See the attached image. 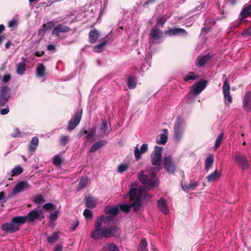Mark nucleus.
I'll return each instance as SVG.
<instances>
[{
  "instance_id": "c03bdc74",
  "label": "nucleus",
  "mask_w": 251,
  "mask_h": 251,
  "mask_svg": "<svg viewBox=\"0 0 251 251\" xmlns=\"http://www.w3.org/2000/svg\"><path fill=\"white\" fill-rule=\"evenodd\" d=\"M224 133L223 132H221L216 140L215 144V150L217 149L221 145L223 139Z\"/></svg>"
},
{
  "instance_id": "9d476101",
  "label": "nucleus",
  "mask_w": 251,
  "mask_h": 251,
  "mask_svg": "<svg viewBox=\"0 0 251 251\" xmlns=\"http://www.w3.org/2000/svg\"><path fill=\"white\" fill-rule=\"evenodd\" d=\"M71 30V28L63 24L58 25L52 30V35L55 36H59L60 33L68 32Z\"/></svg>"
},
{
  "instance_id": "4c0bfd02",
  "label": "nucleus",
  "mask_w": 251,
  "mask_h": 251,
  "mask_svg": "<svg viewBox=\"0 0 251 251\" xmlns=\"http://www.w3.org/2000/svg\"><path fill=\"white\" fill-rule=\"evenodd\" d=\"M136 80L134 76H129L127 78V86L129 89H132L136 86Z\"/></svg>"
},
{
  "instance_id": "aec40b11",
  "label": "nucleus",
  "mask_w": 251,
  "mask_h": 251,
  "mask_svg": "<svg viewBox=\"0 0 251 251\" xmlns=\"http://www.w3.org/2000/svg\"><path fill=\"white\" fill-rule=\"evenodd\" d=\"M251 15V4L249 5H246L242 10L240 13V21L249 17Z\"/></svg>"
},
{
  "instance_id": "5fc2aeb1",
  "label": "nucleus",
  "mask_w": 251,
  "mask_h": 251,
  "mask_svg": "<svg viewBox=\"0 0 251 251\" xmlns=\"http://www.w3.org/2000/svg\"><path fill=\"white\" fill-rule=\"evenodd\" d=\"M100 129L103 133H106L108 130V126L106 121L102 120Z\"/></svg>"
},
{
  "instance_id": "c85d7f7f",
  "label": "nucleus",
  "mask_w": 251,
  "mask_h": 251,
  "mask_svg": "<svg viewBox=\"0 0 251 251\" xmlns=\"http://www.w3.org/2000/svg\"><path fill=\"white\" fill-rule=\"evenodd\" d=\"M12 223L19 227L20 225L23 224L26 221L25 216H16L12 218Z\"/></svg>"
},
{
  "instance_id": "69168bd1",
  "label": "nucleus",
  "mask_w": 251,
  "mask_h": 251,
  "mask_svg": "<svg viewBox=\"0 0 251 251\" xmlns=\"http://www.w3.org/2000/svg\"><path fill=\"white\" fill-rule=\"evenodd\" d=\"M9 112V109L8 107L7 106L6 108L2 109L0 111V113L1 115H5L7 114Z\"/></svg>"
},
{
  "instance_id": "4be33fe9",
  "label": "nucleus",
  "mask_w": 251,
  "mask_h": 251,
  "mask_svg": "<svg viewBox=\"0 0 251 251\" xmlns=\"http://www.w3.org/2000/svg\"><path fill=\"white\" fill-rule=\"evenodd\" d=\"M100 35V32L97 29L91 30L89 33V42L90 43H95Z\"/></svg>"
},
{
  "instance_id": "2eb2a0df",
  "label": "nucleus",
  "mask_w": 251,
  "mask_h": 251,
  "mask_svg": "<svg viewBox=\"0 0 251 251\" xmlns=\"http://www.w3.org/2000/svg\"><path fill=\"white\" fill-rule=\"evenodd\" d=\"M148 150V145L143 144L140 148V150L137 147H136L134 150V153L136 160H139L141 158L142 154L146 152Z\"/></svg>"
},
{
  "instance_id": "09e8293b",
  "label": "nucleus",
  "mask_w": 251,
  "mask_h": 251,
  "mask_svg": "<svg viewBox=\"0 0 251 251\" xmlns=\"http://www.w3.org/2000/svg\"><path fill=\"white\" fill-rule=\"evenodd\" d=\"M95 135L96 128L95 127H93L91 129L89 133L87 135L86 138L87 141H90L95 137Z\"/></svg>"
},
{
  "instance_id": "3c124183",
  "label": "nucleus",
  "mask_w": 251,
  "mask_h": 251,
  "mask_svg": "<svg viewBox=\"0 0 251 251\" xmlns=\"http://www.w3.org/2000/svg\"><path fill=\"white\" fill-rule=\"evenodd\" d=\"M69 136L62 135L60 137V143L62 146H65L69 143Z\"/></svg>"
},
{
  "instance_id": "f257e3e1",
  "label": "nucleus",
  "mask_w": 251,
  "mask_h": 251,
  "mask_svg": "<svg viewBox=\"0 0 251 251\" xmlns=\"http://www.w3.org/2000/svg\"><path fill=\"white\" fill-rule=\"evenodd\" d=\"M162 164L166 172L169 174H174L176 171V166L173 157L168 155L163 158Z\"/></svg>"
},
{
  "instance_id": "49530a36",
  "label": "nucleus",
  "mask_w": 251,
  "mask_h": 251,
  "mask_svg": "<svg viewBox=\"0 0 251 251\" xmlns=\"http://www.w3.org/2000/svg\"><path fill=\"white\" fill-rule=\"evenodd\" d=\"M33 201L36 204H40L45 202V200L41 194L34 196Z\"/></svg>"
},
{
  "instance_id": "7c9ffc66",
  "label": "nucleus",
  "mask_w": 251,
  "mask_h": 251,
  "mask_svg": "<svg viewBox=\"0 0 251 251\" xmlns=\"http://www.w3.org/2000/svg\"><path fill=\"white\" fill-rule=\"evenodd\" d=\"M214 162V157L212 154H210L205 161V169L208 171L212 166Z\"/></svg>"
},
{
  "instance_id": "412c9836",
  "label": "nucleus",
  "mask_w": 251,
  "mask_h": 251,
  "mask_svg": "<svg viewBox=\"0 0 251 251\" xmlns=\"http://www.w3.org/2000/svg\"><path fill=\"white\" fill-rule=\"evenodd\" d=\"M107 143L105 140H100L93 144L90 149V152L93 153L96 152L97 150L105 146Z\"/></svg>"
},
{
  "instance_id": "39448f33",
  "label": "nucleus",
  "mask_w": 251,
  "mask_h": 251,
  "mask_svg": "<svg viewBox=\"0 0 251 251\" xmlns=\"http://www.w3.org/2000/svg\"><path fill=\"white\" fill-rule=\"evenodd\" d=\"M91 237L94 240L102 238H108L107 230L106 227H102L96 230H93L91 233Z\"/></svg>"
},
{
  "instance_id": "79ce46f5",
  "label": "nucleus",
  "mask_w": 251,
  "mask_h": 251,
  "mask_svg": "<svg viewBox=\"0 0 251 251\" xmlns=\"http://www.w3.org/2000/svg\"><path fill=\"white\" fill-rule=\"evenodd\" d=\"M159 136V138H157L156 140V143L158 144L165 145L168 140L167 135L165 134L161 133L160 134Z\"/></svg>"
},
{
  "instance_id": "a878e982",
  "label": "nucleus",
  "mask_w": 251,
  "mask_h": 251,
  "mask_svg": "<svg viewBox=\"0 0 251 251\" xmlns=\"http://www.w3.org/2000/svg\"><path fill=\"white\" fill-rule=\"evenodd\" d=\"M39 144V139L37 137H33L28 146V150L30 152H34Z\"/></svg>"
},
{
  "instance_id": "6e6552de",
  "label": "nucleus",
  "mask_w": 251,
  "mask_h": 251,
  "mask_svg": "<svg viewBox=\"0 0 251 251\" xmlns=\"http://www.w3.org/2000/svg\"><path fill=\"white\" fill-rule=\"evenodd\" d=\"M182 118L180 117L177 118V121L175 125V135L176 140L179 141L182 135V129L181 127Z\"/></svg>"
},
{
  "instance_id": "6ab92c4d",
  "label": "nucleus",
  "mask_w": 251,
  "mask_h": 251,
  "mask_svg": "<svg viewBox=\"0 0 251 251\" xmlns=\"http://www.w3.org/2000/svg\"><path fill=\"white\" fill-rule=\"evenodd\" d=\"M150 36L153 40H160L163 37V32L158 28L153 27L151 29Z\"/></svg>"
},
{
  "instance_id": "c756f323",
  "label": "nucleus",
  "mask_w": 251,
  "mask_h": 251,
  "mask_svg": "<svg viewBox=\"0 0 251 251\" xmlns=\"http://www.w3.org/2000/svg\"><path fill=\"white\" fill-rule=\"evenodd\" d=\"M10 89L7 86L2 88L0 91V98L9 100L10 97Z\"/></svg>"
},
{
  "instance_id": "9b49d317",
  "label": "nucleus",
  "mask_w": 251,
  "mask_h": 251,
  "mask_svg": "<svg viewBox=\"0 0 251 251\" xmlns=\"http://www.w3.org/2000/svg\"><path fill=\"white\" fill-rule=\"evenodd\" d=\"M107 228L108 238L114 237L116 238L120 237L121 235L120 228L117 226L112 225Z\"/></svg>"
},
{
  "instance_id": "58836bf2",
  "label": "nucleus",
  "mask_w": 251,
  "mask_h": 251,
  "mask_svg": "<svg viewBox=\"0 0 251 251\" xmlns=\"http://www.w3.org/2000/svg\"><path fill=\"white\" fill-rule=\"evenodd\" d=\"M59 239V233L53 232L51 236L47 237V242L50 244H52L56 242Z\"/></svg>"
},
{
  "instance_id": "b1692460",
  "label": "nucleus",
  "mask_w": 251,
  "mask_h": 251,
  "mask_svg": "<svg viewBox=\"0 0 251 251\" xmlns=\"http://www.w3.org/2000/svg\"><path fill=\"white\" fill-rule=\"evenodd\" d=\"M137 186V183L136 182H133L131 184V188L128 193L129 196V201H133L136 195L137 189L136 187Z\"/></svg>"
},
{
  "instance_id": "0e129e2a",
  "label": "nucleus",
  "mask_w": 251,
  "mask_h": 251,
  "mask_svg": "<svg viewBox=\"0 0 251 251\" xmlns=\"http://www.w3.org/2000/svg\"><path fill=\"white\" fill-rule=\"evenodd\" d=\"M79 222L77 219H75L74 222V223L72 226V230L74 231L75 230L76 227L79 225Z\"/></svg>"
},
{
  "instance_id": "0eeeda50",
  "label": "nucleus",
  "mask_w": 251,
  "mask_h": 251,
  "mask_svg": "<svg viewBox=\"0 0 251 251\" xmlns=\"http://www.w3.org/2000/svg\"><path fill=\"white\" fill-rule=\"evenodd\" d=\"M25 217L26 221L29 223H32L36 219L42 220L44 218V215L42 214L41 215L38 211L36 209H34L30 211Z\"/></svg>"
},
{
  "instance_id": "37998d69",
  "label": "nucleus",
  "mask_w": 251,
  "mask_h": 251,
  "mask_svg": "<svg viewBox=\"0 0 251 251\" xmlns=\"http://www.w3.org/2000/svg\"><path fill=\"white\" fill-rule=\"evenodd\" d=\"M108 40H106L103 41L102 43L96 45L94 50L96 52H100L102 51V49L107 44Z\"/></svg>"
},
{
  "instance_id": "f8f14e48",
  "label": "nucleus",
  "mask_w": 251,
  "mask_h": 251,
  "mask_svg": "<svg viewBox=\"0 0 251 251\" xmlns=\"http://www.w3.org/2000/svg\"><path fill=\"white\" fill-rule=\"evenodd\" d=\"M164 33L170 36L180 34L186 35L187 34L186 31L182 28H170L169 29L165 31Z\"/></svg>"
},
{
  "instance_id": "774afa93",
  "label": "nucleus",
  "mask_w": 251,
  "mask_h": 251,
  "mask_svg": "<svg viewBox=\"0 0 251 251\" xmlns=\"http://www.w3.org/2000/svg\"><path fill=\"white\" fill-rule=\"evenodd\" d=\"M20 134H21V132L19 131V129L15 128L14 129V133L13 134L12 136L14 137H18L20 135Z\"/></svg>"
},
{
  "instance_id": "6e6d98bb",
  "label": "nucleus",
  "mask_w": 251,
  "mask_h": 251,
  "mask_svg": "<svg viewBox=\"0 0 251 251\" xmlns=\"http://www.w3.org/2000/svg\"><path fill=\"white\" fill-rule=\"evenodd\" d=\"M83 215L86 219H89L92 217L93 213L92 211L89 209H85L83 212Z\"/></svg>"
},
{
  "instance_id": "338daca9",
  "label": "nucleus",
  "mask_w": 251,
  "mask_h": 251,
  "mask_svg": "<svg viewBox=\"0 0 251 251\" xmlns=\"http://www.w3.org/2000/svg\"><path fill=\"white\" fill-rule=\"evenodd\" d=\"M166 22V20L164 18H160L157 21V24L161 25L162 26H163L164 23Z\"/></svg>"
},
{
  "instance_id": "20e7f679",
  "label": "nucleus",
  "mask_w": 251,
  "mask_h": 251,
  "mask_svg": "<svg viewBox=\"0 0 251 251\" xmlns=\"http://www.w3.org/2000/svg\"><path fill=\"white\" fill-rule=\"evenodd\" d=\"M225 77V79L223 86V92L225 101L227 100L229 103L232 102V97L230 94V86L227 82L226 75H223V78Z\"/></svg>"
},
{
  "instance_id": "a211bd4d",
  "label": "nucleus",
  "mask_w": 251,
  "mask_h": 251,
  "mask_svg": "<svg viewBox=\"0 0 251 251\" xmlns=\"http://www.w3.org/2000/svg\"><path fill=\"white\" fill-rule=\"evenodd\" d=\"M161 157L162 156H158L153 154H151V156L152 165L155 166V169L158 171L162 169L161 165Z\"/></svg>"
},
{
  "instance_id": "423d86ee",
  "label": "nucleus",
  "mask_w": 251,
  "mask_h": 251,
  "mask_svg": "<svg viewBox=\"0 0 251 251\" xmlns=\"http://www.w3.org/2000/svg\"><path fill=\"white\" fill-rule=\"evenodd\" d=\"M30 187H31L30 185L27 181H20L16 184L13 188V191L12 192V195H15L25 190H28L30 188Z\"/></svg>"
},
{
  "instance_id": "7ed1b4c3",
  "label": "nucleus",
  "mask_w": 251,
  "mask_h": 251,
  "mask_svg": "<svg viewBox=\"0 0 251 251\" xmlns=\"http://www.w3.org/2000/svg\"><path fill=\"white\" fill-rule=\"evenodd\" d=\"M138 179L142 183L147 185L149 187L157 186L158 185V182L156 180L149 179L148 176L145 175L143 171L139 173Z\"/></svg>"
},
{
  "instance_id": "13d9d810",
  "label": "nucleus",
  "mask_w": 251,
  "mask_h": 251,
  "mask_svg": "<svg viewBox=\"0 0 251 251\" xmlns=\"http://www.w3.org/2000/svg\"><path fill=\"white\" fill-rule=\"evenodd\" d=\"M58 211H55L53 213H51L50 215V221H55L58 217Z\"/></svg>"
},
{
  "instance_id": "f03ea898",
  "label": "nucleus",
  "mask_w": 251,
  "mask_h": 251,
  "mask_svg": "<svg viewBox=\"0 0 251 251\" xmlns=\"http://www.w3.org/2000/svg\"><path fill=\"white\" fill-rule=\"evenodd\" d=\"M82 109L77 111L74 117L72 118L68 123V125L67 127V129L69 131H71L74 130L75 127L79 124L82 118Z\"/></svg>"
},
{
  "instance_id": "603ef678",
  "label": "nucleus",
  "mask_w": 251,
  "mask_h": 251,
  "mask_svg": "<svg viewBox=\"0 0 251 251\" xmlns=\"http://www.w3.org/2000/svg\"><path fill=\"white\" fill-rule=\"evenodd\" d=\"M162 151V148L160 146H155L154 148V151L152 154L154 155H157L158 156H162L161 151Z\"/></svg>"
},
{
  "instance_id": "cd10ccee",
  "label": "nucleus",
  "mask_w": 251,
  "mask_h": 251,
  "mask_svg": "<svg viewBox=\"0 0 251 251\" xmlns=\"http://www.w3.org/2000/svg\"><path fill=\"white\" fill-rule=\"evenodd\" d=\"M221 174L220 172L216 170L213 173L208 175L206 178L208 182H211L220 178Z\"/></svg>"
},
{
  "instance_id": "72a5a7b5",
  "label": "nucleus",
  "mask_w": 251,
  "mask_h": 251,
  "mask_svg": "<svg viewBox=\"0 0 251 251\" xmlns=\"http://www.w3.org/2000/svg\"><path fill=\"white\" fill-rule=\"evenodd\" d=\"M148 243L146 238H142L139 244L138 251H148Z\"/></svg>"
},
{
  "instance_id": "ddd939ff",
  "label": "nucleus",
  "mask_w": 251,
  "mask_h": 251,
  "mask_svg": "<svg viewBox=\"0 0 251 251\" xmlns=\"http://www.w3.org/2000/svg\"><path fill=\"white\" fill-rule=\"evenodd\" d=\"M1 228L6 232H10L11 233L19 230V227L15 226V225L12 223V220L9 223H7L1 225Z\"/></svg>"
},
{
  "instance_id": "bf43d9fd",
  "label": "nucleus",
  "mask_w": 251,
  "mask_h": 251,
  "mask_svg": "<svg viewBox=\"0 0 251 251\" xmlns=\"http://www.w3.org/2000/svg\"><path fill=\"white\" fill-rule=\"evenodd\" d=\"M127 168H128L127 165L122 164L120 165L118 167V172H119L120 173H123L127 170Z\"/></svg>"
},
{
  "instance_id": "dca6fc26",
  "label": "nucleus",
  "mask_w": 251,
  "mask_h": 251,
  "mask_svg": "<svg viewBox=\"0 0 251 251\" xmlns=\"http://www.w3.org/2000/svg\"><path fill=\"white\" fill-rule=\"evenodd\" d=\"M243 107L245 110H251V92H247L245 93L243 101Z\"/></svg>"
},
{
  "instance_id": "c9c22d12",
  "label": "nucleus",
  "mask_w": 251,
  "mask_h": 251,
  "mask_svg": "<svg viewBox=\"0 0 251 251\" xmlns=\"http://www.w3.org/2000/svg\"><path fill=\"white\" fill-rule=\"evenodd\" d=\"M105 217L104 215H101L97 218L94 224V229L93 230L97 231L99 228H102L101 223L104 220Z\"/></svg>"
},
{
  "instance_id": "e433bc0d",
  "label": "nucleus",
  "mask_w": 251,
  "mask_h": 251,
  "mask_svg": "<svg viewBox=\"0 0 251 251\" xmlns=\"http://www.w3.org/2000/svg\"><path fill=\"white\" fill-rule=\"evenodd\" d=\"M55 26V24L53 21H50L43 25L42 29H39V32L41 33L42 31L46 32L47 30H50Z\"/></svg>"
},
{
  "instance_id": "f3484780",
  "label": "nucleus",
  "mask_w": 251,
  "mask_h": 251,
  "mask_svg": "<svg viewBox=\"0 0 251 251\" xmlns=\"http://www.w3.org/2000/svg\"><path fill=\"white\" fill-rule=\"evenodd\" d=\"M212 58L209 53L199 57L196 60V65L199 67H203Z\"/></svg>"
},
{
  "instance_id": "8fccbe9b",
  "label": "nucleus",
  "mask_w": 251,
  "mask_h": 251,
  "mask_svg": "<svg viewBox=\"0 0 251 251\" xmlns=\"http://www.w3.org/2000/svg\"><path fill=\"white\" fill-rule=\"evenodd\" d=\"M23 171V168L20 167V166H17L15 168H14L12 171V176H18L19 175H20Z\"/></svg>"
},
{
  "instance_id": "2f4dec72",
  "label": "nucleus",
  "mask_w": 251,
  "mask_h": 251,
  "mask_svg": "<svg viewBox=\"0 0 251 251\" xmlns=\"http://www.w3.org/2000/svg\"><path fill=\"white\" fill-rule=\"evenodd\" d=\"M36 74L39 77H43L46 74V68L43 64H39L36 70Z\"/></svg>"
},
{
  "instance_id": "ea45409f",
  "label": "nucleus",
  "mask_w": 251,
  "mask_h": 251,
  "mask_svg": "<svg viewBox=\"0 0 251 251\" xmlns=\"http://www.w3.org/2000/svg\"><path fill=\"white\" fill-rule=\"evenodd\" d=\"M26 64L24 62H20L16 65V72L19 75H23L25 70Z\"/></svg>"
},
{
  "instance_id": "864d4df0",
  "label": "nucleus",
  "mask_w": 251,
  "mask_h": 251,
  "mask_svg": "<svg viewBox=\"0 0 251 251\" xmlns=\"http://www.w3.org/2000/svg\"><path fill=\"white\" fill-rule=\"evenodd\" d=\"M53 164L55 165L58 166L62 164V160L61 157L58 155H56L53 159Z\"/></svg>"
},
{
  "instance_id": "bb28decb",
  "label": "nucleus",
  "mask_w": 251,
  "mask_h": 251,
  "mask_svg": "<svg viewBox=\"0 0 251 251\" xmlns=\"http://www.w3.org/2000/svg\"><path fill=\"white\" fill-rule=\"evenodd\" d=\"M85 205L89 208H93L96 206V199L90 195L85 199Z\"/></svg>"
},
{
  "instance_id": "473e14b6",
  "label": "nucleus",
  "mask_w": 251,
  "mask_h": 251,
  "mask_svg": "<svg viewBox=\"0 0 251 251\" xmlns=\"http://www.w3.org/2000/svg\"><path fill=\"white\" fill-rule=\"evenodd\" d=\"M141 206V201L140 197H137L134 202L130 204V207H133L134 212H137Z\"/></svg>"
},
{
  "instance_id": "a19ab883",
  "label": "nucleus",
  "mask_w": 251,
  "mask_h": 251,
  "mask_svg": "<svg viewBox=\"0 0 251 251\" xmlns=\"http://www.w3.org/2000/svg\"><path fill=\"white\" fill-rule=\"evenodd\" d=\"M88 183V177L87 176L81 177L79 180L78 183V190H80L85 188Z\"/></svg>"
},
{
  "instance_id": "4468645a",
  "label": "nucleus",
  "mask_w": 251,
  "mask_h": 251,
  "mask_svg": "<svg viewBox=\"0 0 251 251\" xmlns=\"http://www.w3.org/2000/svg\"><path fill=\"white\" fill-rule=\"evenodd\" d=\"M235 160L238 162L239 166H241L242 169L246 170L249 167L247 158L245 156L241 154H237L235 156Z\"/></svg>"
},
{
  "instance_id": "1a4fd4ad",
  "label": "nucleus",
  "mask_w": 251,
  "mask_h": 251,
  "mask_svg": "<svg viewBox=\"0 0 251 251\" xmlns=\"http://www.w3.org/2000/svg\"><path fill=\"white\" fill-rule=\"evenodd\" d=\"M207 83V81L206 80L199 81L196 84L193 85L191 90L192 93L195 96L199 95L206 87Z\"/></svg>"
},
{
  "instance_id": "4d7b16f0",
  "label": "nucleus",
  "mask_w": 251,
  "mask_h": 251,
  "mask_svg": "<svg viewBox=\"0 0 251 251\" xmlns=\"http://www.w3.org/2000/svg\"><path fill=\"white\" fill-rule=\"evenodd\" d=\"M43 208L45 210H54L55 209V206L52 203H47L44 205Z\"/></svg>"
},
{
  "instance_id": "a18cd8bd",
  "label": "nucleus",
  "mask_w": 251,
  "mask_h": 251,
  "mask_svg": "<svg viewBox=\"0 0 251 251\" xmlns=\"http://www.w3.org/2000/svg\"><path fill=\"white\" fill-rule=\"evenodd\" d=\"M198 77V76L197 75H195L194 72H190L185 76V77L184 78V80L185 81H188L190 80H194L196 79Z\"/></svg>"
},
{
  "instance_id": "f704fd0d",
  "label": "nucleus",
  "mask_w": 251,
  "mask_h": 251,
  "mask_svg": "<svg viewBox=\"0 0 251 251\" xmlns=\"http://www.w3.org/2000/svg\"><path fill=\"white\" fill-rule=\"evenodd\" d=\"M199 185V183L196 181H191L189 184H185L182 186V188L184 191H188L191 189H194Z\"/></svg>"
},
{
  "instance_id": "5701e85b",
  "label": "nucleus",
  "mask_w": 251,
  "mask_h": 251,
  "mask_svg": "<svg viewBox=\"0 0 251 251\" xmlns=\"http://www.w3.org/2000/svg\"><path fill=\"white\" fill-rule=\"evenodd\" d=\"M104 212L106 214H109L112 217L115 216L119 213V207L116 206H106L104 208Z\"/></svg>"
},
{
  "instance_id": "de8ad7c7",
  "label": "nucleus",
  "mask_w": 251,
  "mask_h": 251,
  "mask_svg": "<svg viewBox=\"0 0 251 251\" xmlns=\"http://www.w3.org/2000/svg\"><path fill=\"white\" fill-rule=\"evenodd\" d=\"M119 208L125 213H128L130 210V204H120L118 206Z\"/></svg>"
},
{
  "instance_id": "393cba45",
  "label": "nucleus",
  "mask_w": 251,
  "mask_h": 251,
  "mask_svg": "<svg viewBox=\"0 0 251 251\" xmlns=\"http://www.w3.org/2000/svg\"><path fill=\"white\" fill-rule=\"evenodd\" d=\"M157 205L160 210L164 214H167L168 213L169 209L167 204L165 200L163 198L158 201Z\"/></svg>"
},
{
  "instance_id": "e2e57ef3",
  "label": "nucleus",
  "mask_w": 251,
  "mask_h": 251,
  "mask_svg": "<svg viewBox=\"0 0 251 251\" xmlns=\"http://www.w3.org/2000/svg\"><path fill=\"white\" fill-rule=\"evenodd\" d=\"M11 78V75L10 74H7L4 75L2 78V81L3 82L6 83L8 82Z\"/></svg>"
},
{
  "instance_id": "052dcab7",
  "label": "nucleus",
  "mask_w": 251,
  "mask_h": 251,
  "mask_svg": "<svg viewBox=\"0 0 251 251\" xmlns=\"http://www.w3.org/2000/svg\"><path fill=\"white\" fill-rule=\"evenodd\" d=\"M109 251H119L118 246L114 243H110L108 246Z\"/></svg>"
},
{
  "instance_id": "680f3d73",
  "label": "nucleus",
  "mask_w": 251,
  "mask_h": 251,
  "mask_svg": "<svg viewBox=\"0 0 251 251\" xmlns=\"http://www.w3.org/2000/svg\"><path fill=\"white\" fill-rule=\"evenodd\" d=\"M8 100V99L0 98V106L1 107L5 106Z\"/></svg>"
}]
</instances>
